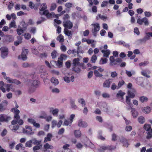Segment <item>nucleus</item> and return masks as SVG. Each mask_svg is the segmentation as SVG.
<instances>
[{"mask_svg": "<svg viewBox=\"0 0 152 152\" xmlns=\"http://www.w3.org/2000/svg\"><path fill=\"white\" fill-rule=\"evenodd\" d=\"M109 60L110 65L111 66L118 65L122 61V59L121 58H118L115 59L113 56H111L110 57Z\"/></svg>", "mask_w": 152, "mask_h": 152, "instance_id": "1", "label": "nucleus"}, {"mask_svg": "<svg viewBox=\"0 0 152 152\" xmlns=\"http://www.w3.org/2000/svg\"><path fill=\"white\" fill-rule=\"evenodd\" d=\"M47 7L46 3H43L41 5L39 14L41 15H47L49 13L48 10H47Z\"/></svg>", "mask_w": 152, "mask_h": 152, "instance_id": "2", "label": "nucleus"}, {"mask_svg": "<svg viewBox=\"0 0 152 152\" xmlns=\"http://www.w3.org/2000/svg\"><path fill=\"white\" fill-rule=\"evenodd\" d=\"M15 102L16 104L15 107L12 108L11 111L14 113V118L18 119L20 118V115L19 114L20 113V111L19 110L17 109L18 108L19 106L17 104L16 102L15 101Z\"/></svg>", "mask_w": 152, "mask_h": 152, "instance_id": "3", "label": "nucleus"}, {"mask_svg": "<svg viewBox=\"0 0 152 152\" xmlns=\"http://www.w3.org/2000/svg\"><path fill=\"white\" fill-rule=\"evenodd\" d=\"M1 51V57L4 59L6 58L8 55L9 50L8 48L6 47H2L0 48Z\"/></svg>", "mask_w": 152, "mask_h": 152, "instance_id": "4", "label": "nucleus"}, {"mask_svg": "<svg viewBox=\"0 0 152 152\" xmlns=\"http://www.w3.org/2000/svg\"><path fill=\"white\" fill-rule=\"evenodd\" d=\"M146 35L142 39L138 40L139 42L142 43H145L146 41L150 39V37H152V32H148L145 33Z\"/></svg>", "mask_w": 152, "mask_h": 152, "instance_id": "5", "label": "nucleus"}, {"mask_svg": "<svg viewBox=\"0 0 152 152\" xmlns=\"http://www.w3.org/2000/svg\"><path fill=\"white\" fill-rule=\"evenodd\" d=\"M91 25L94 27V29H93L92 30L93 34L94 36L96 37L97 32L100 29L99 24L98 23H96V24H92Z\"/></svg>", "mask_w": 152, "mask_h": 152, "instance_id": "6", "label": "nucleus"}, {"mask_svg": "<svg viewBox=\"0 0 152 152\" xmlns=\"http://www.w3.org/2000/svg\"><path fill=\"white\" fill-rule=\"evenodd\" d=\"M99 107L104 112L108 113L109 112V107L107 104L104 102H101L99 103Z\"/></svg>", "mask_w": 152, "mask_h": 152, "instance_id": "7", "label": "nucleus"}, {"mask_svg": "<svg viewBox=\"0 0 152 152\" xmlns=\"http://www.w3.org/2000/svg\"><path fill=\"white\" fill-rule=\"evenodd\" d=\"M137 23L140 25L142 24L143 23H144L145 26H148L149 24L148 19L145 17L144 18L142 19H138L137 20Z\"/></svg>", "mask_w": 152, "mask_h": 152, "instance_id": "8", "label": "nucleus"}, {"mask_svg": "<svg viewBox=\"0 0 152 152\" xmlns=\"http://www.w3.org/2000/svg\"><path fill=\"white\" fill-rule=\"evenodd\" d=\"M11 119V117L4 114L0 115V121L1 122H8Z\"/></svg>", "mask_w": 152, "mask_h": 152, "instance_id": "9", "label": "nucleus"}, {"mask_svg": "<svg viewBox=\"0 0 152 152\" xmlns=\"http://www.w3.org/2000/svg\"><path fill=\"white\" fill-rule=\"evenodd\" d=\"M79 61L80 59L78 58L74 59L72 61V66H84V64L83 63H80Z\"/></svg>", "mask_w": 152, "mask_h": 152, "instance_id": "10", "label": "nucleus"}, {"mask_svg": "<svg viewBox=\"0 0 152 152\" xmlns=\"http://www.w3.org/2000/svg\"><path fill=\"white\" fill-rule=\"evenodd\" d=\"M62 123L63 122L61 120H59L58 123L56 120H53L52 122L51 127L52 128H53L57 126L58 128H59L61 126Z\"/></svg>", "mask_w": 152, "mask_h": 152, "instance_id": "11", "label": "nucleus"}, {"mask_svg": "<svg viewBox=\"0 0 152 152\" xmlns=\"http://www.w3.org/2000/svg\"><path fill=\"white\" fill-rule=\"evenodd\" d=\"M28 53V50L27 49L22 50L21 55V59L23 61L26 60L27 58V55Z\"/></svg>", "mask_w": 152, "mask_h": 152, "instance_id": "12", "label": "nucleus"}, {"mask_svg": "<svg viewBox=\"0 0 152 152\" xmlns=\"http://www.w3.org/2000/svg\"><path fill=\"white\" fill-rule=\"evenodd\" d=\"M20 117L19 118L17 119L14 117V119L11 122L12 125H14L17 124V123H18L20 125L23 124V121L22 119H20Z\"/></svg>", "mask_w": 152, "mask_h": 152, "instance_id": "13", "label": "nucleus"}, {"mask_svg": "<svg viewBox=\"0 0 152 152\" xmlns=\"http://www.w3.org/2000/svg\"><path fill=\"white\" fill-rule=\"evenodd\" d=\"M136 93V91L134 88L132 89L131 90H129L128 92V96L130 98H133L135 96V94Z\"/></svg>", "mask_w": 152, "mask_h": 152, "instance_id": "14", "label": "nucleus"}, {"mask_svg": "<svg viewBox=\"0 0 152 152\" xmlns=\"http://www.w3.org/2000/svg\"><path fill=\"white\" fill-rule=\"evenodd\" d=\"M31 85L35 88H37L39 87L40 82L37 80H33L31 82Z\"/></svg>", "mask_w": 152, "mask_h": 152, "instance_id": "15", "label": "nucleus"}, {"mask_svg": "<svg viewBox=\"0 0 152 152\" xmlns=\"http://www.w3.org/2000/svg\"><path fill=\"white\" fill-rule=\"evenodd\" d=\"M63 26L65 28H67L69 29H71L73 26V24L69 20H67L65 23L63 22Z\"/></svg>", "mask_w": 152, "mask_h": 152, "instance_id": "16", "label": "nucleus"}, {"mask_svg": "<svg viewBox=\"0 0 152 152\" xmlns=\"http://www.w3.org/2000/svg\"><path fill=\"white\" fill-rule=\"evenodd\" d=\"M82 67V69H84V66H73L72 70L75 72L79 73H80L81 71V67Z\"/></svg>", "mask_w": 152, "mask_h": 152, "instance_id": "17", "label": "nucleus"}, {"mask_svg": "<svg viewBox=\"0 0 152 152\" xmlns=\"http://www.w3.org/2000/svg\"><path fill=\"white\" fill-rule=\"evenodd\" d=\"M110 79L106 80L103 83V87L105 88H109L110 87Z\"/></svg>", "mask_w": 152, "mask_h": 152, "instance_id": "18", "label": "nucleus"}, {"mask_svg": "<svg viewBox=\"0 0 152 152\" xmlns=\"http://www.w3.org/2000/svg\"><path fill=\"white\" fill-rule=\"evenodd\" d=\"M78 125V126L82 127H86L87 126V123L84 121H83L81 119L79 121Z\"/></svg>", "mask_w": 152, "mask_h": 152, "instance_id": "19", "label": "nucleus"}, {"mask_svg": "<svg viewBox=\"0 0 152 152\" xmlns=\"http://www.w3.org/2000/svg\"><path fill=\"white\" fill-rule=\"evenodd\" d=\"M14 38L11 35H7L5 37V41L7 42H10L13 41Z\"/></svg>", "mask_w": 152, "mask_h": 152, "instance_id": "20", "label": "nucleus"}, {"mask_svg": "<svg viewBox=\"0 0 152 152\" xmlns=\"http://www.w3.org/2000/svg\"><path fill=\"white\" fill-rule=\"evenodd\" d=\"M115 43L119 45H123L126 48H129L130 46V45L126 43L125 42L123 41H118L116 42Z\"/></svg>", "mask_w": 152, "mask_h": 152, "instance_id": "21", "label": "nucleus"}, {"mask_svg": "<svg viewBox=\"0 0 152 152\" xmlns=\"http://www.w3.org/2000/svg\"><path fill=\"white\" fill-rule=\"evenodd\" d=\"M101 52L104 54L103 56L106 58L109 57L110 53V51L109 50H102Z\"/></svg>", "mask_w": 152, "mask_h": 152, "instance_id": "22", "label": "nucleus"}, {"mask_svg": "<svg viewBox=\"0 0 152 152\" xmlns=\"http://www.w3.org/2000/svg\"><path fill=\"white\" fill-rule=\"evenodd\" d=\"M131 112L132 113V115L133 117L134 118H136L138 114V113L137 112L135 109L133 108H131Z\"/></svg>", "mask_w": 152, "mask_h": 152, "instance_id": "23", "label": "nucleus"}, {"mask_svg": "<svg viewBox=\"0 0 152 152\" xmlns=\"http://www.w3.org/2000/svg\"><path fill=\"white\" fill-rule=\"evenodd\" d=\"M125 94V93L123 92L121 90H120L119 91L118 93L117 94L116 96L117 98L121 97V98L122 100L123 101L124 99L123 96Z\"/></svg>", "mask_w": 152, "mask_h": 152, "instance_id": "24", "label": "nucleus"}, {"mask_svg": "<svg viewBox=\"0 0 152 152\" xmlns=\"http://www.w3.org/2000/svg\"><path fill=\"white\" fill-rule=\"evenodd\" d=\"M32 142L35 145H39L41 142V140H37L36 138H34L31 140Z\"/></svg>", "mask_w": 152, "mask_h": 152, "instance_id": "25", "label": "nucleus"}, {"mask_svg": "<svg viewBox=\"0 0 152 152\" xmlns=\"http://www.w3.org/2000/svg\"><path fill=\"white\" fill-rule=\"evenodd\" d=\"M8 83H13L18 85L21 84V82L19 80L16 79H11L10 80H9Z\"/></svg>", "mask_w": 152, "mask_h": 152, "instance_id": "26", "label": "nucleus"}, {"mask_svg": "<svg viewBox=\"0 0 152 152\" xmlns=\"http://www.w3.org/2000/svg\"><path fill=\"white\" fill-rule=\"evenodd\" d=\"M51 109H53V108L50 109V111L51 112L52 114L54 116H57L58 115L59 110L58 109L56 108L52 110Z\"/></svg>", "mask_w": 152, "mask_h": 152, "instance_id": "27", "label": "nucleus"}, {"mask_svg": "<svg viewBox=\"0 0 152 152\" xmlns=\"http://www.w3.org/2000/svg\"><path fill=\"white\" fill-rule=\"evenodd\" d=\"M99 19L104 20L107 19V17L106 16H103L101 14H98L97 16L96 17V20H99Z\"/></svg>", "mask_w": 152, "mask_h": 152, "instance_id": "28", "label": "nucleus"}, {"mask_svg": "<svg viewBox=\"0 0 152 152\" xmlns=\"http://www.w3.org/2000/svg\"><path fill=\"white\" fill-rule=\"evenodd\" d=\"M52 137V136L51 134L48 133L47 135V137L45 138L44 142H45L48 141H50Z\"/></svg>", "mask_w": 152, "mask_h": 152, "instance_id": "29", "label": "nucleus"}, {"mask_svg": "<svg viewBox=\"0 0 152 152\" xmlns=\"http://www.w3.org/2000/svg\"><path fill=\"white\" fill-rule=\"evenodd\" d=\"M56 40L57 41H59V42L60 43H62L64 41V37L61 34H60L56 38Z\"/></svg>", "mask_w": 152, "mask_h": 152, "instance_id": "30", "label": "nucleus"}, {"mask_svg": "<svg viewBox=\"0 0 152 152\" xmlns=\"http://www.w3.org/2000/svg\"><path fill=\"white\" fill-rule=\"evenodd\" d=\"M75 137L76 138H79L81 136V133L79 130H75L74 132Z\"/></svg>", "mask_w": 152, "mask_h": 152, "instance_id": "31", "label": "nucleus"}, {"mask_svg": "<svg viewBox=\"0 0 152 152\" xmlns=\"http://www.w3.org/2000/svg\"><path fill=\"white\" fill-rule=\"evenodd\" d=\"M140 101L142 103L147 102L148 101V98L147 97L145 96H141L139 98Z\"/></svg>", "mask_w": 152, "mask_h": 152, "instance_id": "32", "label": "nucleus"}, {"mask_svg": "<svg viewBox=\"0 0 152 152\" xmlns=\"http://www.w3.org/2000/svg\"><path fill=\"white\" fill-rule=\"evenodd\" d=\"M44 148L45 149H53V147L52 145H49L48 143H47L45 144L43 146Z\"/></svg>", "mask_w": 152, "mask_h": 152, "instance_id": "33", "label": "nucleus"}, {"mask_svg": "<svg viewBox=\"0 0 152 152\" xmlns=\"http://www.w3.org/2000/svg\"><path fill=\"white\" fill-rule=\"evenodd\" d=\"M138 121L140 123L142 124L145 122V119L143 117L141 116L138 118Z\"/></svg>", "mask_w": 152, "mask_h": 152, "instance_id": "34", "label": "nucleus"}, {"mask_svg": "<svg viewBox=\"0 0 152 152\" xmlns=\"http://www.w3.org/2000/svg\"><path fill=\"white\" fill-rule=\"evenodd\" d=\"M64 33L66 35L68 36H70L71 35L72 36V32L66 28H64Z\"/></svg>", "mask_w": 152, "mask_h": 152, "instance_id": "35", "label": "nucleus"}, {"mask_svg": "<svg viewBox=\"0 0 152 152\" xmlns=\"http://www.w3.org/2000/svg\"><path fill=\"white\" fill-rule=\"evenodd\" d=\"M51 81L53 83L56 85L58 84L59 83L58 80L54 77H53L51 78Z\"/></svg>", "mask_w": 152, "mask_h": 152, "instance_id": "36", "label": "nucleus"}, {"mask_svg": "<svg viewBox=\"0 0 152 152\" xmlns=\"http://www.w3.org/2000/svg\"><path fill=\"white\" fill-rule=\"evenodd\" d=\"M144 129L146 130L147 132L150 131V129H151V125L150 124H145L144 126Z\"/></svg>", "mask_w": 152, "mask_h": 152, "instance_id": "37", "label": "nucleus"}, {"mask_svg": "<svg viewBox=\"0 0 152 152\" xmlns=\"http://www.w3.org/2000/svg\"><path fill=\"white\" fill-rule=\"evenodd\" d=\"M143 79L142 78H140L137 80V83L141 86L143 85Z\"/></svg>", "mask_w": 152, "mask_h": 152, "instance_id": "38", "label": "nucleus"}, {"mask_svg": "<svg viewBox=\"0 0 152 152\" xmlns=\"http://www.w3.org/2000/svg\"><path fill=\"white\" fill-rule=\"evenodd\" d=\"M70 104L72 107L74 109L77 108V106L75 104V101L72 100L70 101Z\"/></svg>", "mask_w": 152, "mask_h": 152, "instance_id": "39", "label": "nucleus"}, {"mask_svg": "<svg viewBox=\"0 0 152 152\" xmlns=\"http://www.w3.org/2000/svg\"><path fill=\"white\" fill-rule=\"evenodd\" d=\"M32 144L31 140H30L26 142L25 143V146L27 147L31 148L32 147Z\"/></svg>", "mask_w": 152, "mask_h": 152, "instance_id": "40", "label": "nucleus"}, {"mask_svg": "<svg viewBox=\"0 0 152 152\" xmlns=\"http://www.w3.org/2000/svg\"><path fill=\"white\" fill-rule=\"evenodd\" d=\"M94 73L95 76L96 77H100L103 76L102 75L100 74L98 70H94Z\"/></svg>", "mask_w": 152, "mask_h": 152, "instance_id": "41", "label": "nucleus"}, {"mask_svg": "<svg viewBox=\"0 0 152 152\" xmlns=\"http://www.w3.org/2000/svg\"><path fill=\"white\" fill-rule=\"evenodd\" d=\"M107 59L106 58H101L99 62V64H103L107 63Z\"/></svg>", "mask_w": 152, "mask_h": 152, "instance_id": "42", "label": "nucleus"}, {"mask_svg": "<svg viewBox=\"0 0 152 152\" xmlns=\"http://www.w3.org/2000/svg\"><path fill=\"white\" fill-rule=\"evenodd\" d=\"M78 102L81 104L82 107H84L86 105V103L84 100L83 98L78 99Z\"/></svg>", "mask_w": 152, "mask_h": 152, "instance_id": "43", "label": "nucleus"}, {"mask_svg": "<svg viewBox=\"0 0 152 152\" xmlns=\"http://www.w3.org/2000/svg\"><path fill=\"white\" fill-rule=\"evenodd\" d=\"M146 134V138L147 139L149 140L151 138H152V134L150 131L147 132Z\"/></svg>", "mask_w": 152, "mask_h": 152, "instance_id": "44", "label": "nucleus"}, {"mask_svg": "<svg viewBox=\"0 0 152 152\" xmlns=\"http://www.w3.org/2000/svg\"><path fill=\"white\" fill-rule=\"evenodd\" d=\"M151 110V109L149 107H147L144 108L143 112L145 113H148L150 112Z\"/></svg>", "mask_w": 152, "mask_h": 152, "instance_id": "45", "label": "nucleus"}, {"mask_svg": "<svg viewBox=\"0 0 152 152\" xmlns=\"http://www.w3.org/2000/svg\"><path fill=\"white\" fill-rule=\"evenodd\" d=\"M12 27H14L15 28H16V25H15V22L14 20L12 21L10 24V28Z\"/></svg>", "mask_w": 152, "mask_h": 152, "instance_id": "46", "label": "nucleus"}, {"mask_svg": "<svg viewBox=\"0 0 152 152\" xmlns=\"http://www.w3.org/2000/svg\"><path fill=\"white\" fill-rule=\"evenodd\" d=\"M42 147V145H35L33 147V149L34 151H37L40 149Z\"/></svg>", "mask_w": 152, "mask_h": 152, "instance_id": "47", "label": "nucleus"}, {"mask_svg": "<svg viewBox=\"0 0 152 152\" xmlns=\"http://www.w3.org/2000/svg\"><path fill=\"white\" fill-rule=\"evenodd\" d=\"M72 123L70 121H69L65 119L64 122V125L66 126H70L72 125Z\"/></svg>", "mask_w": 152, "mask_h": 152, "instance_id": "48", "label": "nucleus"}, {"mask_svg": "<svg viewBox=\"0 0 152 152\" xmlns=\"http://www.w3.org/2000/svg\"><path fill=\"white\" fill-rule=\"evenodd\" d=\"M23 133H26L29 135H32L34 133V132H30L23 128Z\"/></svg>", "mask_w": 152, "mask_h": 152, "instance_id": "49", "label": "nucleus"}, {"mask_svg": "<svg viewBox=\"0 0 152 152\" xmlns=\"http://www.w3.org/2000/svg\"><path fill=\"white\" fill-rule=\"evenodd\" d=\"M125 83V82L123 80H122L121 81H119L118 82L117 88L118 89L121 87L123 85H124Z\"/></svg>", "mask_w": 152, "mask_h": 152, "instance_id": "50", "label": "nucleus"}, {"mask_svg": "<svg viewBox=\"0 0 152 152\" xmlns=\"http://www.w3.org/2000/svg\"><path fill=\"white\" fill-rule=\"evenodd\" d=\"M57 52L55 50L53 51L52 52L51 54V56L52 57V58L54 59L56 57V56H57Z\"/></svg>", "mask_w": 152, "mask_h": 152, "instance_id": "51", "label": "nucleus"}, {"mask_svg": "<svg viewBox=\"0 0 152 152\" xmlns=\"http://www.w3.org/2000/svg\"><path fill=\"white\" fill-rule=\"evenodd\" d=\"M81 48V46H78L77 47V54L78 56L79 53H84L83 51V50L80 49Z\"/></svg>", "mask_w": 152, "mask_h": 152, "instance_id": "52", "label": "nucleus"}, {"mask_svg": "<svg viewBox=\"0 0 152 152\" xmlns=\"http://www.w3.org/2000/svg\"><path fill=\"white\" fill-rule=\"evenodd\" d=\"M57 5L55 3H52L51 6L50 10L51 11H53L55 10L56 8Z\"/></svg>", "mask_w": 152, "mask_h": 152, "instance_id": "53", "label": "nucleus"}, {"mask_svg": "<svg viewBox=\"0 0 152 152\" xmlns=\"http://www.w3.org/2000/svg\"><path fill=\"white\" fill-rule=\"evenodd\" d=\"M118 76V73L115 71L111 72V76L113 78H115Z\"/></svg>", "mask_w": 152, "mask_h": 152, "instance_id": "54", "label": "nucleus"}, {"mask_svg": "<svg viewBox=\"0 0 152 152\" xmlns=\"http://www.w3.org/2000/svg\"><path fill=\"white\" fill-rule=\"evenodd\" d=\"M67 57V56L66 55L64 54H62L61 55L60 57L59 58H60V60L62 61L63 60H66Z\"/></svg>", "mask_w": 152, "mask_h": 152, "instance_id": "55", "label": "nucleus"}, {"mask_svg": "<svg viewBox=\"0 0 152 152\" xmlns=\"http://www.w3.org/2000/svg\"><path fill=\"white\" fill-rule=\"evenodd\" d=\"M97 57L96 55H94L91 58V60L93 63H95L97 60Z\"/></svg>", "mask_w": 152, "mask_h": 152, "instance_id": "56", "label": "nucleus"}, {"mask_svg": "<svg viewBox=\"0 0 152 152\" xmlns=\"http://www.w3.org/2000/svg\"><path fill=\"white\" fill-rule=\"evenodd\" d=\"M109 2L108 1H103L102 3L101 6L102 7H104L107 5Z\"/></svg>", "mask_w": 152, "mask_h": 152, "instance_id": "57", "label": "nucleus"}, {"mask_svg": "<svg viewBox=\"0 0 152 152\" xmlns=\"http://www.w3.org/2000/svg\"><path fill=\"white\" fill-rule=\"evenodd\" d=\"M24 31L23 30L22 28L18 29L17 30V32L18 35H20L22 34Z\"/></svg>", "mask_w": 152, "mask_h": 152, "instance_id": "58", "label": "nucleus"}, {"mask_svg": "<svg viewBox=\"0 0 152 152\" xmlns=\"http://www.w3.org/2000/svg\"><path fill=\"white\" fill-rule=\"evenodd\" d=\"M149 63L148 61H145L143 62H141L139 64L140 66H145L147 65Z\"/></svg>", "mask_w": 152, "mask_h": 152, "instance_id": "59", "label": "nucleus"}, {"mask_svg": "<svg viewBox=\"0 0 152 152\" xmlns=\"http://www.w3.org/2000/svg\"><path fill=\"white\" fill-rule=\"evenodd\" d=\"M41 20H38L37 22V24H41L42 22L46 20V19L42 17H41Z\"/></svg>", "mask_w": 152, "mask_h": 152, "instance_id": "60", "label": "nucleus"}, {"mask_svg": "<svg viewBox=\"0 0 152 152\" xmlns=\"http://www.w3.org/2000/svg\"><path fill=\"white\" fill-rule=\"evenodd\" d=\"M72 3H69V2H68V3H66L65 4V6L67 8L69 9L72 7Z\"/></svg>", "mask_w": 152, "mask_h": 152, "instance_id": "61", "label": "nucleus"}, {"mask_svg": "<svg viewBox=\"0 0 152 152\" xmlns=\"http://www.w3.org/2000/svg\"><path fill=\"white\" fill-rule=\"evenodd\" d=\"M102 96L104 98H109L110 96L109 94L106 93H103L102 94Z\"/></svg>", "mask_w": 152, "mask_h": 152, "instance_id": "62", "label": "nucleus"}, {"mask_svg": "<svg viewBox=\"0 0 152 152\" xmlns=\"http://www.w3.org/2000/svg\"><path fill=\"white\" fill-rule=\"evenodd\" d=\"M63 62L61 61L60 60V58H58V60L57 61V63L56 64V65L59 66H61L62 65Z\"/></svg>", "mask_w": 152, "mask_h": 152, "instance_id": "63", "label": "nucleus"}, {"mask_svg": "<svg viewBox=\"0 0 152 152\" xmlns=\"http://www.w3.org/2000/svg\"><path fill=\"white\" fill-rule=\"evenodd\" d=\"M14 3L13 2L10 3L8 5V8L9 10H10L14 6Z\"/></svg>", "mask_w": 152, "mask_h": 152, "instance_id": "64", "label": "nucleus"}]
</instances>
